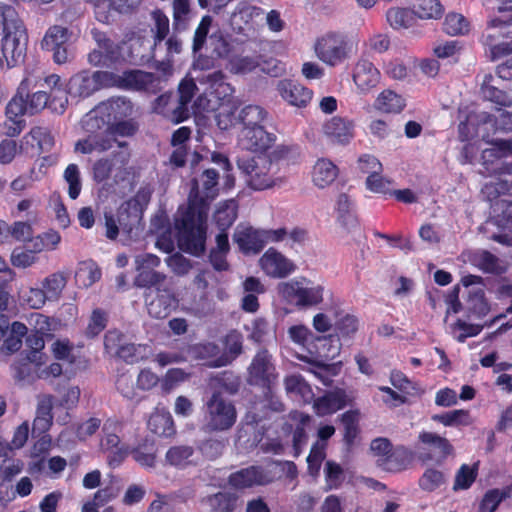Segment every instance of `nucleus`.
I'll return each mask as SVG.
<instances>
[{
	"label": "nucleus",
	"instance_id": "4",
	"mask_svg": "<svg viewBox=\"0 0 512 512\" xmlns=\"http://www.w3.org/2000/svg\"><path fill=\"white\" fill-rule=\"evenodd\" d=\"M5 16L8 28L15 30L3 38L0 51V70L9 69L21 63L24 60L28 42L26 29L17 13L8 9Z\"/></svg>",
	"mask_w": 512,
	"mask_h": 512
},
{
	"label": "nucleus",
	"instance_id": "17",
	"mask_svg": "<svg viewBox=\"0 0 512 512\" xmlns=\"http://www.w3.org/2000/svg\"><path fill=\"white\" fill-rule=\"evenodd\" d=\"M322 134L332 144L346 145L354 136V124L346 118L335 116L323 124Z\"/></svg>",
	"mask_w": 512,
	"mask_h": 512
},
{
	"label": "nucleus",
	"instance_id": "33",
	"mask_svg": "<svg viewBox=\"0 0 512 512\" xmlns=\"http://www.w3.org/2000/svg\"><path fill=\"white\" fill-rule=\"evenodd\" d=\"M374 106L383 113H400L406 106V102L401 95L386 89L378 95Z\"/></svg>",
	"mask_w": 512,
	"mask_h": 512
},
{
	"label": "nucleus",
	"instance_id": "42",
	"mask_svg": "<svg viewBox=\"0 0 512 512\" xmlns=\"http://www.w3.org/2000/svg\"><path fill=\"white\" fill-rule=\"evenodd\" d=\"M136 131L135 125L130 121H120L115 124H112L107 128L104 132L105 137L110 138V142L112 146L114 143L118 145L121 150H128L127 143L125 141H121L119 137H129L132 136Z\"/></svg>",
	"mask_w": 512,
	"mask_h": 512
},
{
	"label": "nucleus",
	"instance_id": "20",
	"mask_svg": "<svg viewBox=\"0 0 512 512\" xmlns=\"http://www.w3.org/2000/svg\"><path fill=\"white\" fill-rule=\"evenodd\" d=\"M277 91L283 100L296 107H305L312 99L311 90L287 79L278 82Z\"/></svg>",
	"mask_w": 512,
	"mask_h": 512
},
{
	"label": "nucleus",
	"instance_id": "37",
	"mask_svg": "<svg viewBox=\"0 0 512 512\" xmlns=\"http://www.w3.org/2000/svg\"><path fill=\"white\" fill-rule=\"evenodd\" d=\"M497 82V78L491 74L484 76L481 92L485 99L494 102L502 106H510L512 104V98H510L505 92L499 89L494 84Z\"/></svg>",
	"mask_w": 512,
	"mask_h": 512
},
{
	"label": "nucleus",
	"instance_id": "10",
	"mask_svg": "<svg viewBox=\"0 0 512 512\" xmlns=\"http://www.w3.org/2000/svg\"><path fill=\"white\" fill-rule=\"evenodd\" d=\"M263 273L274 279H283L293 274L297 265L275 248H269L258 261Z\"/></svg>",
	"mask_w": 512,
	"mask_h": 512
},
{
	"label": "nucleus",
	"instance_id": "40",
	"mask_svg": "<svg viewBox=\"0 0 512 512\" xmlns=\"http://www.w3.org/2000/svg\"><path fill=\"white\" fill-rule=\"evenodd\" d=\"M206 81L210 85L211 94L215 95L223 103L230 102L229 98L234 93V88L224 81V74L221 71L208 74Z\"/></svg>",
	"mask_w": 512,
	"mask_h": 512
},
{
	"label": "nucleus",
	"instance_id": "13",
	"mask_svg": "<svg viewBox=\"0 0 512 512\" xmlns=\"http://www.w3.org/2000/svg\"><path fill=\"white\" fill-rule=\"evenodd\" d=\"M130 160L129 150H121L117 154H113L111 159L102 158L97 160L93 165V177L97 182L107 180L115 171V178H122L127 174L126 166Z\"/></svg>",
	"mask_w": 512,
	"mask_h": 512
},
{
	"label": "nucleus",
	"instance_id": "25",
	"mask_svg": "<svg viewBox=\"0 0 512 512\" xmlns=\"http://www.w3.org/2000/svg\"><path fill=\"white\" fill-rule=\"evenodd\" d=\"M98 111L106 116L109 123L131 116L133 113L132 103L124 97L111 98L98 105Z\"/></svg>",
	"mask_w": 512,
	"mask_h": 512
},
{
	"label": "nucleus",
	"instance_id": "57",
	"mask_svg": "<svg viewBox=\"0 0 512 512\" xmlns=\"http://www.w3.org/2000/svg\"><path fill=\"white\" fill-rule=\"evenodd\" d=\"M443 29L447 34L452 36L462 35L468 32L469 23L463 15L450 13L445 17Z\"/></svg>",
	"mask_w": 512,
	"mask_h": 512
},
{
	"label": "nucleus",
	"instance_id": "51",
	"mask_svg": "<svg viewBox=\"0 0 512 512\" xmlns=\"http://www.w3.org/2000/svg\"><path fill=\"white\" fill-rule=\"evenodd\" d=\"M482 192L489 201L496 200L502 195H512V178L504 177L491 181L485 184Z\"/></svg>",
	"mask_w": 512,
	"mask_h": 512
},
{
	"label": "nucleus",
	"instance_id": "14",
	"mask_svg": "<svg viewBox=\"0 0 512 512\" xmlns=\"http://www.w3.org/2000/svg\"><path fill=\"white\" fill-rule=\"evenodd\" d=\"M275 367L267 351H260L249 366L248 382L252 385L270 387L276 379Z\"/></svg>",
	"mask_w": 512,
	"mask_h": 512
},
{
	"label": "nucleus",
	"instance_id": "15",
	"mask_svg": "<svg viewBox=\"0 0 512 512\" xmlns=\"http://www.w3.org/2000/svg\"><path fill=\"white\" fill-rule=\"evenodd\" d=\"M239 145L248 151L262 154L274 143V136L266 132L263 126L242 128L238 136Z\"/></svg>",
	"mask_w": 512,
	"mask_h": 512
},
{
	"label": "nucleus",
	"instance_id": "28",
	"mask_svg": "<svg viewBox=\"0 0 512 512\" xmlns=\"http://www.w3.org/2000/svg\"><path fill=\"white\" fill-rule=\"evenodd\" d=\"M302 277H296L289 281L280 282L277 285L279 296L287 303L302 309Z\"/></svg>",
	"mask_w": 512,
	"mask_h": 512
},
{
	"label": "nucleus",
	"instance_id": "29",
	"mask_svg": "<svg viewBox=\"0 0 512 512\" xmlns=\"http://www.w3.org/2000/svg\"><path fill=\"white\" fill-rule=\"evenodd\" d=\"M302 309L320 305L324 300L325 285L302 277Z\"/></svg>",
	"mask_w": 512,
	"mask_h": 512
},
{
	"label": "nucleus",
	"instance_id": "54",
	"mask_svg": "<svg viewBox=\"0 0 512 512\" xmlns=\"http://www.w3.org/2000/svg\"><path fill=\"white\" fill-rule=\"evenodd\" d=\"M236 111L237 105L234 102L222 103L216 114L217 126L222 130H227L239 123Z\"/></svg>",
	"mask_w": 512,
	"mask_h": 512
},
{
	"label": "nucleus",
	"instance_id": "31",
	"mask_svg": "<svg viewBox=\"0 0 512 512\" xmlns=\"http://www.w3.org/2000/svg\"><path fill=\"white\" fill-rule=\"evenodd\" d=\"M432 420L442 424L445 427H467L473 424V418L469 410L455 409L444 412L442 414H435Z\"/></svg>",
	"mask_w": 512,
	"mask_h": 512
},
{
	"label": "nucleus",
	"instance_id": "36",
	"mask_svg": "<svg viewBox=\"0 0 512 512\" xmlns=\"http://www.w3.org/2000/svg\"><path fill=\"white\" fill-rule=\"evenodd\" d=\"M52 407L53 402L51 396L43 395L39 397L36 410V417L33 422V430H37L40 433H42L49 429L53 419V416L51 414Z\"/></svg>",
	"mask_w": 512,
	"mask_h": 512
},
{
	"label": "nucleus",
	"instance_id": "21",
	"mask_svg": "<svg viewBox=\"0 0 512 512\" xmlns=\"http://www.w3.org/2000/svg\"><path fill=\"white\" fill-rule=\"evenodd\" d=\"M111 86L125 89L141 90L147 88L154 81V75L142 70H129L121 74L113 73Z\"/></svg>",
	"mask_w": 512,
	"mask_h": 512
},
{
	"label": "nucleus",
	"instance_id": "56",
	"mask_svg": "<svg viewBox=\"0 0 512 512\" xmlns=\"http://www.w3.org/2000/svg\"><path fill=\"white\" fill-rule=\"evenodd\" d=\"M237 498L228 492H219L207 498L213 512H232L236 507Z\"/></svg>",
	"mask_w": 512,
	"mask_h": 512
},
{
	"label": "nucleus",
	"instance_id": "11",
	"mask_svg": "<svg viewBox=\"0 0 512 512\" xmlns=\"http://www.w3.org/2000/svg\"><path fill=\"white\" fill-rule=\"evenodd\" d=\"M72 32L61 25L51 26L42 40V47L53 54V60L57 64H64L69 60L67 43Z\"/></svg>",
	"mask_w": 512,
	"mask_h": 512
},
{
	"label": "nucleus",
	"instance_id": "47",
	"mask_svg": "<svg viewBox=\"0 0 512 512\" xmlns=\"http://www.w3.org/2000/svg\"><path fill=\"white\" fill-rule=\"evenodd\" d=\"M100 277V269L93 261L80 263L75 275L77 284L84 288H88L93 285L100 279Z\"/></svg>",
	"mask_w": 512,
	"mask_h": 512
},
{
	"label": "nucleus",
	"instance_id": "44",
	"mask_svg": "<svg viewBox=\"0 0 512 512\" xmlns=\"http://www.w3.org/2000/svg\"><path fill=\"white\" fill-rule=\"evenodd\" d=\"M166 461L170 465L180 468L194 464V449L187 445L171 447L166 453Z\"/></svg>",
	"mask_w": 512,
	"mask_h": 512
},
{
	"label": "nucleus",
	"instance_id": "26",
	"mask_svg": "<svg viewBox=\"0 0 512 512\" xmlns=\"http://www.w3.org/2000/svg\"><path fill=\"white\" fill-rule=\"evenodd\" d=\"M338 176L337 166L326 158L318 159L312 169V182L319 189L330 186Z\"/></svg>",
	"mask_w": 512,
	"mask_h": 512
},
{
	"label": "nucleus",
	"instance_id": "49",
	"mask_svg": "<svg viewBox=\"0 0 512 512\" xmlns=\"http://www.w3.org/2000/svg\"><path fill=\"white\" fill-rule=\"evenodd\" d=\"M512 485L501 489L489 490L480 504L479 512H494L498 505L505 499L511 497Z\"/></svg>",
	"mask_w": 512,
	"mask_h": 512
},
{
	"label": "nucleus",
	"instance_id": "45",
	"mask_svg": "<svg viewBox=\"0 0 512 512\" xmlns=\"http://www.w3.org/2000/svg\"><path fill=\"white\" fill-rule=\"evenodd\" d=\"M261 57L258 55H238L230 58L227 69L233 74H248L260 66Z\"/></svg>",
	"mask_w": 512,
	"mask_h": 512
},
{
	"label": "nucleus",
	"instance_id": "55",
	"mask_svg": "<svg viewBox=\"0 0 512 512\" xmlns=\"http://www.w3.org/2000/svg\"><path fill=\"white\" fill-rule=\"evenodd\" d=\"M39 257L35 255L30 249L24 247H16L12 250L10 255V262L12 266L18 269H28L36 265Z\"/></svg>",
	"mask_w": 512,
	"mask_h": 512
},
{
	"label": "nucleus",
	"instance_id": "8",
	"mask_svg": "<svg viewBox=\"0 0 512 512\" xmlns=\"http://www.w3.org/2000/svg\"><path fill=\"white\" fill-rule=\"evenodd\" d=\"M112 72L96 71L90 73L82 71L70 78L68 84L69 94L78 97H88L102 87H111Z\"/></svg>",
	"mask_w": 512,
	"mask_h": 512
},
{
	"label": "nucleus",
	"instance_id": "16",
	"mask_svg": "<svg viewBox=\"0 0 512 512\" xmlns=\"http://www.w3.org/2000/svg\"><path fill=\"white\" fill-rule=\"evenodd\" d=\"M353 82L360 94H367L380 82V72L372 62L367 59H359L352 73Z\"/></svg>",
	"mask_w": 512,
	"mask_h": 512
},
{
	"label": "nucleus",
	"instance_id": "1",
	"mask_svg": "<svg viewBox=\"0 0 512 512\" xmlns=\"http://www.w3.org/2000/svg\"><path fill=\"white\" fill-rule=\"evenodd\" d=\"M218 173L206 169L193 181L189 195V206L176 218L179 248L192 255L199 256L205 250L206 240V202L217 195Z\"/></svg>",
	"mask_w": 512,
	"mask_h": 512
},
{
	"label": "nucleus",
	"instance_id": "39",
	"mask_svg": "<svg viewBox=\"0 0 512 512\" xmlns=\"http://www.w3.org/2000/svg\"><path fill=\"white\" fill-rule=\"evenodd\" d=\"M416 15L413 10L392 7L386 12L387 23L395 30L407 29L413 26Z\"/></svg>",
	"mask_w": 512,
	"mask_h": 512
},
{
	"label": "nucleus",
	"instance_id": "30",
	"mask_svg": "<svg viewBox=\"0 0 512 512\" xmlns=\"http://www.w3.org/2000/svg\"><path fill=\"white\" fill-rule=\"evenodd\" d=\"M230 251L228 235L225 232H220L216 236V246L210 251L209 259L213 268L217 271H226L229 264L226 256Z\"/></svg>",
	"mask_w": 512,
	"mask_h": 512
},
{
	"label": "nucleus",
	"instance_id": "2",
	"mask_svg": "<svg viewBox=\"0 0 512 512\" xmlns=\"http://www.w3.org/2000/svg\"><path fill=\"white\" fill-rule=\"evenodd\" d=\"M238 167L254 190H265L283 183L279 163L265 153L240 158Z\"/></svg>",
	"mask_w": 512,
	"mask_h": 512
},
{
	"label": "nucleus",
	"instance_id": "35",
	"mask_svg": "<svg viewBox=\"0 0 512 512\" xmlns=\"http://www.w3.org/2000/svg\"><path fill=\"white\" fill-rule=\"evenodd\" d=\"M289 417L291 421L290 426L292 428L294 427L293 448L295 451V456H298L307 440L305 427L309 424L310 417L297 411L290 413Z\"/></svg>",
	"mask_w": 512,
	"mask_h": 512
},
{
	"label": "nucleus",
	"instance_id": "43",
	"mask_svg": "<svg viewBox=\"0 0 512 512\" xmlns=\"http://www.w3.org/2000/svg\"><path fill=\"white\" fill-rule=\"evenodd\" d=\"M148 426L152 432L161 436H171L174 433V422L168 411H156L150 416Z\"/></svg>",
	"mask_w": 512,
	"mask_h": 512
},
{
	"label": "nucleus",
	"instance_id": "41",
	"mask_svg": "<svg viewBox=\"0 0 512 512\" xmlns=\"http://www.w3.org/2000/svg\"><path fill=\"white\" fill-rule=\"evenodd\" d=\"M111 148L110 138L105 137L104 133L102 135H90L75 144V151L83 154H90L94 151L104 152Z\"/></svg>",
	"mask_w": 512,
	"mask_h": 512
},
{
	"label": "nucleus",
	"instance_id": "34",
	"mask_svg": "<svg viewBox=\"0 0 512 512\" xmlns=\"http://www.w3.org/2000/svg\"><path fill=\"white\" fill-rule=\"evenodd\" d=\"M152 20V32L154 33L155 38L152 57L157 60L160 57L162 41L166 38L169 32V19L162 11L155 10L152 12Z\"/></svg>",
	"mask_w": 512,
	"mask_h": 512
},
{
	"label": "nucleus",
	"instance_id": "5",
	"mask_svg": "<svg viewBox=\"0 0 512 512\" xmlns=\"http://www.w3.org/2000/svg\"><path fill=\"white\" fill-rule=\"evenodd\" d=\"M314 52L324 64L336 67L350 59L354 52V45L350 37L329 32L316 40Z\"/></svg>",
	"mask_w": 512,
	"mask_h": 512
},
{
	"label": "nucleus",
	"instance_id": "22",
	"mask_svg": "<svg viewBox=\"0 0 512 512\" xmlns=\"http://www.w3.org/2000/svg\"><path fill=\"white\" fill-rule=\"evenodd\" d=\"M272 479V476L263 469L252 466L231 474L229 483L235 488L244 489L254 485H265Z\"/></svg>",
	"mask_w": 512,
	"mask_h": 512
},
{
	"label": "nucleus",
	"instance_id": "46",
	"mask_svg": "<svg viewBox=\"0 0 512 512\" xmlns=\"http://www.w3.org/2000/svg\"><path fill=\"white\" fill-rule=\"evenodd\" d=\"M414 14L424 20L438 19L443 14V7L438 0H414Z\"/></svg>",
	"mask_w": 512,
	"mask_h": 512
},
{
	"label": "nucleus",
	"instance_id": "59",
	"mask_svg": "<svg viewBox=\"0 0 512 512\" xmlns=\"http://www.w3.org/2000/svg\"><path fill=\"white\" fill-rule=\"evenodd\" d=\"M469 308L478 317H483L490 311L489 304L484 296L482 288L477 287L469 292Z\"/></svg>",
	"mask_w": 512,
	"mask_h": 512
},
{
	"label": "nucleus",
	"instance_id": "7",
	"mask_svg": "<svg viewBox=\"0 0 512 512\" xmlns=\"http://www.w3.org/2000/svg\"><path fill=\"white\" fill-rule=\"evenodd\" d=\"M161 264L160 258L152 253H141L134 257V267L137 272L134 283L137 287L151 288L160 286L167 276L155 269Z\"/></svg>",
	"mask_w": 512,
	"mask_h": 512
},
{
	"label": "nucleus",
	"instance_id": "23",
	"mask_svg": "<svg viewBox=\"0 0 512 512\" xmlns=\"http://www.w3.org/2000/svg\"><path fill=\"white\" fill-rule=\"evenodd\" d=\"M264 10L244 2L239 3L231 15L230 22L232 27L239 32L252 27L256 20L262 18Z\"/></svg>",
	"mask_w": 512,
	"mask_h": 512
},
{
	"label": "nucleus",
	"instance_id": "62",
	"mask_svg": "<svg viewBox=\"0 0 512 512\" xmlns=\"http://www.w3.org/2000/svg\"><path fill=\"white\" fill-rule=\"evenodd\" d=\"M166 265L177 276H185L193 268L192 262L180 253H175L165 259Z\"/></svg>",
	"mask_w": 512,
	"mask_h": 512
},
{
	"label": "nucleus",
	"instance_id": "50",
	"mask_svg": "<svg viewBox=\"0 0 512 512\" xmlns=\"http://www.w3.org/2000/svg\"><path fill=\"white\" fill-rule=\"evenodd\" d=\"M237 217V204L234 200H228L223 202L217 208L214 218L222 230L221 232H225V229L230 227Z\"/></svg>",
	"mask_w": 512,
	"mask_h": 512
},
{
	"label": "nucleus",
	"instance_id": "18",
	"mask_svg": "<svg viewBox=\"0 0 512 512\" xmlns=\"http://www.w3.org/2000/svg\"><path fill=\"white\" fill-rule=\"evenodd\" d=\"M233 238L245 254H257L265 246L262 229L251 226L238 225Z\"/></svg>",
	"mask_w": 512,
	"mask_h": 512
},
{
	"label": "nucleus",
	"instance_id": "53",
	"mask_svg": "<svg viewBox=\"0 0 512 512\" xmlns=\"http://www.w3.org/2000/svg\"><path fill=\"white\" fill-rule=\"evenodd\" d=\"M418 438L422 443L432 446L443 457L453 452V446L449 440L436 433L423 431Z\"/></svg>",
	"mask_w": 512,
	"mask_h": 512
},
{
	"label": "nucleus",
	"instance_id": "61",
	"mask_svg": "<svg viewBox=\"0 0 512 512\" xmlns=\"http://www.w3.org/2000/svg\"><path fill=\"white\" fill-rule=\"evenodd\" d=\"M69 91L65 87L55 88L48 93V108L57 114H62L68 104Z\"/></svg>",
	"mask_w": 512,
	"mask_h": 512
},
{
	"label": "nucleus",
	"instance_id": "9",
	"mask_svg": "<svg viewBox=\"0 0 512 512\" xmlns=\"http://www.w3.org/2000/svg\"><path fill=\"white\" fill-rule=\"evenodd\" d=\"M122 430V423L114 419H108L103 425L100 447L103 451L112 453L109 459L111 465H118L129 454V448L121 443Z\"/></svg>",
	"mask_w": 512,
	"mask_h": 512
},
{
	"label": "nucleus",
	"instance_id": "64",
	"mask_svg": "<svg viewBox=\"0 0 512 512\" xmlns=\"http://www.w3.org/2000/svg\"><path fill=\"white\" fill-rule=\"evenodd\" d=\"M20 299L32 309H41L48 301L43 289L35 287L21 292Z\"/></svg>",
	"mask_w": 512,
	"mask_h": 512
},
{
	"label": "nucleus",
	"instance_id": "27",
	"mask_svg": "<svg viewBox=\"0 0 512 512\" xmlns=\"http://www.w3.org/2000/svg\"><path fill=\"white\" fill-rule=\"evenodd\" d=\"M68 282V274L63 271L54 272L45 277L41 282V288L48 301H58Z\"/></svg>",
	"mask_w": 512,
	"mask_h": 512
},
{
	"label": "nucleus",
	"instance_id": "60",
	"mask_svg": "<svg viewBox=\"0 0 512 512\" xmlns=\"http://www.w3.org/2000/svg\"><path fill=\"white\" fill-rule=\"evenodd\" d=\"M43 364L37 365L35 362H31L29 356L20 363L14 365V374L15 377L20 381L31 382L37 377V371L40 366Z\"/></svg>",
	"mask_w": 512,
	"mask_h": 512
},
{
	"label": "nucleus",
	"instance_id": "24",
	"mask_svg": "<svg viewBox=\"0 0 512 512\" xmlns=\"http://www.w3.org/2000/svg\"><path fill=\"white\" fill-rule=\"evenodd\" d=\"M35 77L26 76L20 84L18 93L9 101L6 107V117L8 119H22V116L28 113L24 94L29 91L31 86H36Z\"/></svg>",
	"mask_w": 512,
	"mask_h": 512
},
{
	"label": "nucleus",
	"instance_id": "63",
	"mask_svg": "<svg viewBox=\"0 0 512 512\" xmlns=\"http://www.w3.org/2000/svg\"><path fill=\"white\" fill-rule=\"evenodd\" d=\"M133 458L140 465L153 467L156 458V449L152 443L139 445L132 451Z\"/></svg>",
	"mask_w": 512,
	"mask_h": 512
},
{
	"label": "nucleus",
	"instance_id": "3",
	"mask_svg": "<svg viewBox=\"0 0 512 512\" xmlns=\"http://www.w3.org/2000/svg\"><path fill=\"white\" fill-rule=\"evenodd\" d=\"M198 91L197 85L192 79H184L178 87V95L176 97L162 95L159 102L168 105L166 112L167 117L174 123H179L191 114L199 113L205 109V98L199 96L193 103L192 99Z\"/></svg>",
	"mask_w": 512,
	"mask_h": 512
},
{
	"label": "nucleus",
	"instance_id": "12",
	"mask_svg": "<svg viewBox=\"0 0 512 512\" xmlns=\"http://www.w3.org/2000/svg\"><path fill=\"white\" fill-rule=\"evenodd\" d=\"M54 146V137L46 127H34L23 136L19 151L29 157L48 152Z\"/></svg>",
	"mask_w": 512,
	"mask_h": 512
},
{
	"label": "nucleus",
	"instance_id": "6",
	"mask_svg": "<svg viewBox=\"0 0 512 512\" xmlns=\"http://www.w3.org/2000/svg\"><path fill=\"white\" fill-rule=\"evenodd\" d=\"M237 412L234 404L214 392L205 404V429L207 431H226L236 422Z\"/></svg>",
	"mask_w": 512,
	"mask_h": 512
},
{
	"label": "nucleus",
	"instance_id": "52",
	"mask_svg": "<svg viewBox=\"0 0 512 512\" xmlns=\"http://www.w3.org/2000/svg\"><path fill=\"white\" fill-rule=\"evenodd\" d=\"M371 451L375 456H378L379 465L385 466V469L391 470V460L395 457V452H392L391 443L385 438H377L371 442Z\"/></svg>",
	"mask_w": 512,
	"mask_h": 512
},
{
	"label": "nucleus",
	"instance_id": "58",
	"mask_svg": "<svg viewBox=\"0 0 512 512\" xmlns=\"http://www.w3.org/2000/svg\"><path fill=\"white\" fill-rule=\"evenodd\" d=\"M287 335L294 344H297L303 348H307L312 340L316 338L312 331L307 326L302 324L289 327L287 330Z\"/></svg>",
	"mask_w": 512,
	"mask_h": 512
},
{
	"label": "nucleus",
	"instance_id": "38",
	"mask_svg": "<svg viewBox=\"0 0 512 512\" xmlns=\"http://www.w3.org/2000/svg\"><path fill=\"white\" fill-rule=\"evenodd\" d=\"M345 405V395L342 391H336L318 398L314 403L316 413L320 416L332 414Z\"/></svg>",
	"mask_w": 512,
	"mask_h": 512
},
{
	"label": "nucleus",
	"instance_id": "19",
	"mask_svg": "<svg viewBox=\"0 0 512 512\" xmlns=\"http://www.w3.org/2000/svg\"><path fill=\"white\" fill-rule=\"evenodd\" d=\"M176 303L173 293L169 289H160L156 287L154 295H146V305L148 313L158 319L167 317Z\"/></svg>",
	"mask_w": 512,
	"mask_h": 512
},
{
	"label": "nucleus",
	"instance_id": "32",
	"mask_svg": "<svg viewBox=\"0 0 512 512\" xmlns=\"http://www.w3.org/2000/svg\"><path fill=\"white\" fill-rule=\"evenodd\" d=\"M471 263L486 273L500 274L505 270L503 261L487 250L476 251L471 256Z\"/></svg>",
	"mask_w": 512,
	"mask_h": 512
},
{
	"label": "nucleus",
	"instance_id": "48",
	"mask_svg": "<svg viewBox=\"0 0 512 512\" xmlns=\"http://www.w3.org/2000/svg\"><path fill=\"white\" fill-rule=\"evenodd\" d=\"M266 118V111L257 105H247L238 113V121L242 128H254L262 126Z\"/></svg>",
	"mask_w": 512,
	"mask_h": 512
}]
</instances>
